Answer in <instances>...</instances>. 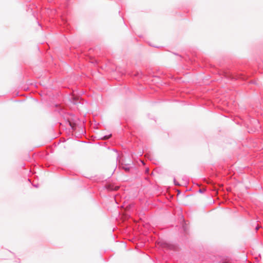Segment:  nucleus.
<instances>
[{
  "label": "nucleus",
  "instance_id": "2",
  "mask_svg": "<svg viewBox=\"0 0 263 263\" xmlns=\"http://www.w3.org/2000/svg\"><path fill=\"white\" fill-rule=\"evenodd\" d=\"M111 136V135H109V136H104L103 139H109L110 137Z\"/></svg>",
  "mask_w": 263,
  "mask_h": 263
},
{
  "label": "nucleus",
  "instance_id": "1",
  "mask_svg": "<svg viewBox=\"0 0 263 263\" xmlns=\"http://www.w3.org/2000/svg\"><path fill=\"white\" fill-rule=\"evenodd\" d=\"M107 188L110 191H112V190H117L118 189L119 187L116 186L115 188H114L113 186H112L111 185H108L107 186Z\"/></svg>",
  "mask_w": 263,
  "mask_h": 263
},
{
  "label": "nucleus",
  "instance_id": "3",
  "mask_svg": "<svg viewBox=\"0 0 263 263\" xmlns=\"http://www.w3.org/2000/svg\"><path fill=\"white\" fill-rule=\"evenodd\" d=\"M69 124L70 126L72 127V128L73 129L75 124L74 123H71L70 122H69Z\"/></svg>",
  "mask_w": 263,
  "mask_h": 263
}]
</instances>
